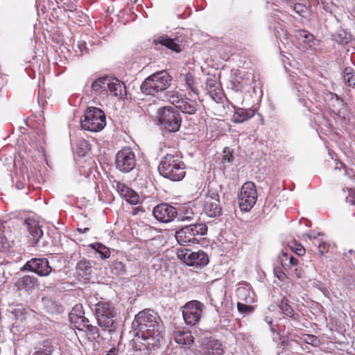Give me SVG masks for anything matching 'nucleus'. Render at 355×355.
Returning <instances> with one entry per match:
<instances>
[{
    "mask_svg": "<svg viewBox=\"0 0 355 355\" xmlns=\"http://www.w3.org/2000/svg\"><path fill=\"white\" fill-rule=\"evenodd\" d=\"M167 99L172 105H175L177 108L179 107L180 102H182L184 100L181 95L178 92L175 91L168 92Z\"/></svg>",
    "mask_w": 355,
    "mask_h": 355,
    "instance_id": "obj_36",
    "label": "nucleus"
},
{
    "mask_svg": "<svg viewBox=\"0 0 355 355\" xmlns=\"http://www.w3.org/2000/svg\"><path fill=\"white\" fill-rule=\"evenodd\" d=\"M76 269L78 275L84 279H88L92 271L91 262L86 259L80 260Z\"/></svg>",
    "mask_w": 355,
    "mask_h": 355,
    "instance_id": "obj_27",
    "label": "nucleus"
},
{
    "mask_svg": "<svg viewBox=\"0 0 355 355\" xmlns=\"http://www.w3.org/2000/svg\"><path fill=\"white\" fill-rule=\"evenodd\" d=\"M305 7L300 3H297L294 5L293 9L294 10L300 15H302V12H304Z\"/></svg>",
    "mask_w": 355,
    "mask_h": 355,
    "instance_id": "obj_48",
    "label": "nucleus"
},
{
    "mask_svg": "<svg viewBox=\"0 0 355 355\" xmlns=\"http://www.w3.org/2000/svg\"><path fill=\"white\" fill-rule=\"evenodd\" d=\"M106 125L105 114L99 108L88 107L84 114V119H81V128L90 132H99Z\"/></svg>",
    "mask_w": 355,
    "mask_h": 355,
    "instance_id": "obj_5",
    "label": "nucleus"
},
{
    "mask_svg": "<svg viewBox=\"0 0 355 355\" xmlns=\"http://www.w3.org/2000/svg\"><path fill=\"white\" fill-rule=\"evenodd\" d=\"M89 229L88 227H85L84 229H82V228H77V231L80 233H85L86 232H87Z\"/></svg>",
    "mask_w": 355,
    "mask_h": 355,
    "instance_id": "obj_52",
    "label": "nucleus"
},
{
    "mask_svg": "<svg viewBox=\"0 0 355 355\" xmlns=\"http://www.w3.org/2000/svg\"><path fill=\"white\" fill-rule=\"evenodd\" d=\"M237 309L241 314H247L254 311V308L252 305L245 304L242 302L237 303Z\"/></svg>",
    "mask_w": 355,
    "mask_h": 355,
    "instance_id": "obj_38",
    "label": "nucleus"
},
{
    "mask_svg": "<svg viewBox=\"0 0 355 355\" xmlns=\"http://www.w3.org/2000/svg\"><path fill=\"white\" fill-rule=\"evenodd\" d=\"M281 263L284 269L295 266L298 264V259L286 252H283L281 258Z\"/></svg>",
    "mask_w": 355,
    "mask_h": 355,
    "instance_id": "obj_33",
    "label": "nucleus"
},
{
    "mask_svg": "<svg viewBox=\"0 0 355 355\" xmlns=\"http://www.w3.org/2000/svg\"><path fill=\"white\" fill-rule=\"evenodd\" d=\"M32 355H51V352L42 347H37Z\"/></svg>",
    "mask_w": 355,
    "mask_h": 355,
    "instance_id": "obj_44",
    "label": "nucleus"
},
{
    "mask_svg": "<svg viewBox=\"0 0 355 355\" xmlns=\"http://www.w3.org/2000/svg\"><path fill=\"white\" fill-rule=\"evenodd\" d=\"M38 284V279L33 275H26L19 277L15 282V286L18 291H31Z\"/></svg>",
    "mask_w": 355,
    "mask_h": 355,
    "instance_id": "obj_20",
    "label": "nucleus"
},
{
    "mask_svg": "<svg viewBox=\"0 0 355 355\" xmlns=\"http://www.w3.org/2000/svg\"><path fill=\"white\" fill-rule=\"evenodd\" d=\"M89 247L100 254L101 259H105L110 257V251L108 248L102 244L101 243L96 242L89 245Z\"/></svg>",
    "mask_w": 355,
    "mask_h": 355,
    "instance_id": "obj_32",
    "label": "nucleus"
},
{
    "mask_svg": "<svg viewBox=\"0 0 355 355\" xmlns=\"http://www.w3.org/2000/svg\"><path fill=\"white\" fill-rule=\"evenodd\" d=\"M279 307L282 311V313L287 316L291 318L293 320L298 321L299 320V315L296 313H295L294 310L293 309L292 306L289 304L288 300L284 297L281 302L279 305Z\"/></svg>",
    "mask_w": 355,
    "mask_h": 355,
    "instance_id": "obj_26",
    "label": "nucleus"
},
{
    "mask_svg": "<svg viewBox=\"0 0 355 355\" xmlns=\"http://www.w3.org/2000/svg\"><path fill=\"white\" fill-rule=\"evenodd\" d=\"M171 80V76L166 71L155 73L143 81L141 91L146 95H154L168 87Z\"/></svg>",
    "mask_w": 355,
    "mask_h": 355,
    "instance_id": "obj_3",
    "label": "nucleus"
},
{
    "mask_svg": "<svg viewBox=\"0 0 355 355\" xmlns=\"http://www.w3.org/2000/svg\"><path fill=\"white\" fill-rule=\"evenodd\" d=\"M202 349L206 355H223L224 354L222 343L219 340L213 338L205 339Z\"/></svg>",
    "mask_w": 355,
    "mask_h": 355,
    "instance_id": "obj_19",
    "label": "nucleus"
},
{
    "mask_svg": "<svg viewBox=\"0 0 355 355\" xmlns=\"http://www.w3.org/2000/svg\"><path fill=\"white\" fill-rule=\"evenodd\" d=\"M243 291H244L245 293H248V295H250V291H248L245 289H243Z\"/></svg>",
    "mask_w": 355,
    "mask_h": 355,
    "instance_id": "obj_54",
    "label": "nucleus"
},
{
    "mask_svg": "<svg viewBox=\"0 0 355 355\" xmlns=\"http://www.w3.org/2000/svg\"><path fill=\"white\" fill-rule=\"evenodd\" d=\"M25 226L29 232L31 242L33 245L36 244L43 235V232L40 225L35 220L28 219L25 222Z\"/></svg>",
    "mask_w": 355,
    "mask_h": 355,
    "instance_id": "obj_24",
    "label": "nucleus"
},
{
    "mask_svg": "<svg viewBox=\"0 0 355 355\" xmlns=\"http://www.w3.org/2000/svg\"><path fill=\"white\" fill-rule=\"evenodd\" d=\"M110 83L108 92L110 94L118 97L119 99H123L126 97V86L123 82L116 78H111Z\"/></svg>",
    "mask_w": 355,
    "mask_h": 355,
    "instance_id": "obj_23",
    "label": "nucleus"
},
{
    "mask_svg": "<svg viewBox=\"0 0 355 355\" xmlns=\"http://www.w3.org/2000/svg\"><path fill=\"white\" fill-rule=\"evenodd\" d=\"M207 232V226L204 223H196L184 226L175 232V239L180 245L198 243L199 239Z\"/></svg>",
    "mask_w": 355,
    "mask_h": 355,
    "instance_id": "obj_4",
    "label": "nucleus"
},
{
    "mask_svg": "<svg viewBox=\"0 0 355 355\" xmlns=\"http://www.w3.org/2000/svg\"><path fill=\"white\" fill-rule=\"evenodd\" d=\"M308 338H309L310 342H314L317 340L316 336H313V335H309Z\"/></svg>",
    "mask_w": 355,
    "mask_h": 355,
    "instance_id": "obj_53",
    "label": "nucleus"
},
{
    "mask_svg": "<svg viewBox=\"0 0 355 355\" xmlns=\"http://www.w3.org/2000/svg\"><path fill=\"white\" fill-rule=\"evenodd\" d=\"M354 71L352 68L351 67H346L344 70V76L343 77L345 78V76H349L352 73H353Z\"/></svg>",
    "mask_w": 355,
    "mask_h": 355,
    "instance_id": "obj_50",
    "label": "nucleus"
},
{
    "mask_svg": "<svg viewBox=\"0 0 355 355\" xmlns=\"http://www.w3.org/2000/svg\"><path fill=\"white\" fill-rule=\"evenodd\" d=\"M239 205L242 211H249L257 200L256 185L252 182H247L241 187L238 196Z\"/></svg>",
    "mask_w": 355,
    "mask_h": 355,
    "instance_id": "obj_7",
    "label": "nucleus"
},
{
    "mask_svg": "<svg viewBox=\"0 0 355 355\" xmlns=\"http://www.w3.org/2000/svg\"><path fill=\"white\" fill-rule=\"evenodd\" d=\"M182 80L185 83L187 89H190V91L196 96H198L199 91L196 87V82L194 79L193 75L190 72L186 73L182 75Z\"/></svg>",
    "mask_w": 355,
    "mask_h": 355,
    "instance_id": "obj_31",
    "label": "nucleus"
},
{
    "mask_svg": "<svg viewBox=\"0 0 355 355\" xmlns=\"http://www.w3.org/2000/svg\"><path fill=\"white\" fill-rule=\"evenodd\" d=\"M115 188L119 194L124 198L128 203L136 205L140 202L139 194L133 189L128 187L125 184L119 181H114Z\"/></svg>",
    "mask_w": 355,
    "mask_h": 355,
    "instance_id": "obj_16",
    "label": "nucleus"
},
{
    "mask_svg": "<svg viewBox=\"0 0 355 355\" xmlns=\"http://www.w3.org/2000/svg\"><path fill=\"white\" fill-rule=\"evenodd\" d=\"M146 329L144 331H139L137 334H150L151 332L154 331H159L162 332V326L160 323H157V326H155L154 324L153 325H148L146 326Z\"/></svg>",
    "mask_w": 355,
    "mask_h": 355,
    "instance_id": "obj_40",
    "label": "nucleus"
},
{
    "mask_svg": "<svg viewBox=\"0 0 355 355\" xmlns=\"http://www.w3.org/2000/svg\"><path fill=\"white\" fill-rule=\"evenodd\" d=\"M178 256L187 265L199 268L207 266L209 263V257L207 253L202 250L192 252L190 250H181L178 252Z\"/></svg>",
    "mask_w": 355,
    "mask_h": 355,
    "instance_id": "obj_11",
    "label": "nucleus"
},
{
    "mask_svg": "<svg viewBox=\"0 0 355 355\" xmlns=\"http://www.w3.org/2000/svg\"><path fill=\"white\" fill-rule=\"evenodd\" d=\"M112 270L115 271L116 275H123L126 272V267L122 261L115 260L112 263Z\"/></svg>",
    "mask_w": 355,
    "mask_h": 355,
    "instance_id": "obj_37",
    "label": "nucleus"
},
{
    "mask_svg": "<svg viewBox=\"0 0 355 355\" xmlns=\"http://www.w3.org/2000/svg\"><path fill=\"white\" fill-rule=\"evenodd\" d=\"M276 272V275L277 277V278L281 280V281H284L285 280V279L286 278V275L285 274V272L281 270H275Z\"/></svg>",
    "mask_w": 355,
    "mask_h": 355,
    "instance_id": "obj_49",
    "label": "nucleus"
},
{
    "mask_svg": "<svg viewBox=\"0 0 355 355\" xmlns=\"http://www.w3.org/2000/svg\"><path fill=\"white\" fill-rule=\"evenodd\" d=\"M153 44L156 50H159L158 46L161 45L178 53L183 49V46L179 43V41L176 42L175 39L169 37L167 35H160L154 39Z\"/></svg>",
    "mask_w": 355,
    "mask_h": 355,
    "instance_id": "obj_17",
    "label": "nucleus"
},
{
    "mask_svg": "<svg viewBox=\"0 0 355 355\" xmlns=\"http://www.w3.org/2000/svg\"><path fill=\"white\" fill-rule=\"evenodd\" d=\"M196 105V101L189 98H184V100L180 102L178 109L185 114H193L197 111Z\"/></svg>",
    "mask_w": 355,
    "mask_h": 355,
    "instance_id": "obj_30",
    "label": "nucleus"
},
{
    "mask_svg": "<svg viewBox=\"0 0 355 355\" xmlns=\"http://www.w3.org/2000/svg\"><path fill=\"white\" fill-rule=\"evenodd\" d=\"M84 335L87 336V339L89 341L96 340L100 336L99 330L98 327L96 326H93L91 324L86 329V331L84 332Z\"/></svg>",
    "mask_w": 355,
    "mask_h": 355,
    "instance_id": "obj_35",
    "label": "nucleus"
},
{
    "mask_svg": "<svg viewBox=\"0 0 355 355\" xmlns=\"http://www.w3.org/2000/svg\"><path fill=\"white\" fill-rule=\"evenodd\" d=\"M73 311L76 313V314L78 316V319H79L80 315H84V311L83 310V306L80 304H76L73 307Z\"/></svg>",
    "mask_w": 355,
    "mask_h": 355,
    "instance_id": "obj_47",
    "label": "nucleus"
},
{
    "mask_svg": "<svg viewBox=\"0 0 355 355\" xmlns=\"http://www.w3.org/2000/svg\"><path fill=\"white\" fill-rule=\"evenodd\" d=\"M205 89L215 102L218 103L223 102L224 98L223 90L221 87L220 83L218 81L216 77H209L207 79L205 83Z\"/></svg>",
    "mask_w": 355,
    "mask_h": 355,
    "instance_id": "obj_15",
    "label": "nucleus"
},
{
    "mask_svg": "<svg viewBox=\"0 0 355 355\" xmlns=\"http://www.w3.org/2000/svg\"><path fill=\"white\" fill-rule=\"evenodd\" d=\"M245 302H246V303L250 302L249 301H248V300H247V297H245Z\"/></svg>",
    "mask_w": 355,
    "mask_h": 355,
    "instance_id": "obj_55",
    "label": "nucleus"
},
{
    "mask_svg": "<svg viewBox=\"0 0 355 355\" xmlns=\"http://www.w3.org/2000/svg\"><path fill=\"white\" fill-rule=\"evenodd\" d=\"M89 320L84 315H80L78 321L76 322V328L78 331L77 336H84V332L89 326Z\"/></svg>",
    "mask_w": 355,
    "mask_h": 355,
    "instance_id": "obj_34",
    "label": "nucleus"
},
{
    "mask_svg": "<svg viewBox=\"0 0 355 355\" xmlns=\"http://www.w3.org/2000/svg\"><path fill=\"white\" fill-rule=\"evenodd\" d=\"M21 270H28L39 276L44 277L48 276L51 273L52 268L47 259L33 258L21 268Z\"/></svg>",
    "mask_w": 355,
    "mask_h": 355,
    "instance_id": "obj_13",
    "label": "nucleus"
},
{
    "mask_svg": "<svg viewBox=\"0 0 355 355\" xmlns=\"http://www.w3.org/2000/svg\"><path fill=\"white\" fill-rule=\"evenodd\" d=\"M233 160V155L231 153L228 152L227 154H225L222 157V162L223 164H230Z\"/></svg>",
    "mask_w": 355,
    "mask_h": 355,
    "instance_id": "obj_46",
    "label": "nucleus"
},
{
    "mask_svg": "<svg viewBox=\"0 0 355 355\" xmlns=\"http://www.w3.org/2000/svg\"><path fill=\"white\" fill-rule=\"evenodd\" d=\"M116 349L114 347V348H112L106 355H116Z\"/></svg>",
    "mask_w": 355,
    "mask_h": 355,
    "instance_id": "obj_51",
    "label": "nucleus"
},
{
    "mask_svg": "<svg viewBox=\"0 0 355 355\" xmlns=\"http://www.w3.org/2000/svg\"><path fill=\"white\" fill-rule=\"evenodd\" d=\"M160 323V318L153 311L146 309L140 311L135 317L133 325L139 331H144L148 325L157 326Z\"/></svg>",
    "mask_w": 355,
    "mask_h": 355,
    "instance_id": "obj_12",
    "label": "nucleus"
},
{
    "mask_svg": "<svg viewBox=\"0 0 355 355\" xmlns=\"http://www.w3.org/2000/svg\"><path fill=\"white\" fill-rule=\"evenodd\" d=\"M95 313L99 326L109 332L114 331L117 327L116 312L110 302L100 301L95 306Z\"/></svg>",
    "mask_w": 355,
    "mask_h": 355,
    "instance_id": "obj_2",
    "label": "nucleus"
},
{
    "mask_svg": "<svg viewBox=\"0 0 355 355\" xmlns=\"http://www.w3.org/2000/svg\"><path fill=\"white\" fill-rule=\"evenodd\" d=\"M185 168L184 162L175 153L164 155L159 162L158 170L164 178L172 181H180L186 175Z\"/></svg>",
    "mask_w": 355,
    "mask_h": 355,
    "instance_id": "obj_1",
    "label": "nucleus"
},
{
    "mask_svg": "<svg viewBox=\"0 0 355 355\" xmlns=\"http://www.w3.org/2000/svg\"><path fill=\"white\" fill-rule=\"evenodd\" d=\"M62 8L65 11L73 12L76 10V5L71 1L64 2Z\"/></svg>",
    "mask_w": 355,
    "mask_h": 355,
    "instance_id": "obj_42",
    "label": "nucleus"
},
{
    "mask_svg": "<svg viewBox=\"0 0 355 355\" xmlns=\"http://www.w3.org/2000/svg\"><path fill=\"white\" fill-rule=\"evenodd\" d=\"M111 77L105 76L96 79L92 84V89L96 95H107Z\"/></svg>",
    "mask_w": 355,
    "mask_h": 355,
    "instance_id": "obj_25",
    "label": "nucleus"
},
{
    "mask_svg": "<svg viewBox=\"0 0 355 355\" xmlns=\"http://www.w3.org/2000/svg\"><path fill=\"white\" fill-rule=\"evenodd\" d=\"M195 214L193 212L191 209L188 210L187 209L184 215L180 216L181 220H190L193 218Z\"/></svg>",
    "mask_w": 355,
    "mask_h": 355,
    "instance_id": "obj_43",
    "label": "nucleus"
},
{
    "mask_svg": "<svg viewBox=\"0 0 355 355\" xmlns=\"http://www.w3.org/2000/svg\"><path fill=\"white\" fill-rule=\"evenodd\" d=\"M8 232L5 231L3 223H0V252H5L8 250L13 243V241L10 238V235H6Z\"/></svg>",
    "mask_w": 355,
    "mask_h": 355,
    "instance_id": "obj_28",
    "label": "nucleus"
},
{
    "mask_svg": "<svg viewBox=\"0 0 355 355\" xmlns=\"http://www.w3.org/2000/svg\"><path fill=\"white\" fill-rule=\"evenodd\" d=\"M307 236L309 238V239H311V236L310 235H307Z\"/></svg>",
    "mask_w": 355,
    "mask_h": 355,
    "instance_id": "obj_56",
    "label": "nucleus"
},
{
    "mask_svg": "<svg viewBox=\"0 0 355 355\" xmlns=\"http://www.w3.org/2000/svg\"><path fill=\"white\" fill-rule=\"evenodd\" d=\"M354 203H355V196H354Z\"/></svg>",
    "mask_w": 355,
    "mask_h": 355,
    "instance_id": "obj_57",
    "label": "nucleus"
},
{
    "mask_svg": "<svg viewBox=\"0 0 355 355\" xmlns=\"http://www.w3.org/2000/svg\"><path fill=\"white\" fill-rule=\"evenodd\" d=\"M153 213L157 220L163 223L171 222L178 216L176 209L166 203H162L155 207Z\"/></svg>",
    "mask_w": 355,
    "mask_h": 355,
    "instance_id": "obj_14",
    "label": "nucleus"
},
{
    "mask_svg": "<svg viewBox=\"0 0 355 355\" xmlns=\"http://www.w3.org/2000/svg\"><path fill=\"white\" fill-rule=\"evenodd\" d=\"M344 79L347 83L349 86L355 85V71L352 73L349 76H345Z\"/></svg>",
    "mask_w": 355,
    "mask_h": 355,
    "instance_id": "obj_45",
    "label": "nucleus"
},
{
    "mask_svg": "<svg viewBox=\"0 0 355 355\" xmlns=\"http://www.w3.org/2000/svg\"><path fill=\"white\" fill-rule=\"evenodd\" d=\"M115 165L117 169L128 173L136 166V157L130 148H123L116 155Z\"/></svg>",
    "mask_w": 355,
    "mask_h": 355,
    "instance_id": "obj_10",
    "label": "nucleus"
},
{
    "mask_svg": "<svg viewBox=\"0 0 355 355\" xmlns=\"http://www.w3.org/2000/svg\"><path fill=\"white\" fill-rule=\"evenodd\" d=\"M202 202L203 210L208 216L214 218L221 214L222 208L220 205L219 195L216 189L209 186Z\"/></svg>",
    "mask_w": 355,
    "mask_h": 355,
    "instance_id": "obj_8",
    "label": "nucleus"
},
{
    "mask_svg": "<svg viewBox=\"0 0 355 355\" xmlns=\"http://www.w3.org/2000/svg\"><path fill=\"white\" fill-rule=\"evenodd\" d=\"M205 306L198 300L187 302L182 307V315L185 322L189 325H196L201 318Z\"/></svg>",
    "mask_w": 355,
    "mask_h": 355,
    "instance_id": "obj_9",
    "label": "nucleus"
},
{
    "mask_svg": "<svg viewBox=\"0 0 355 355\" xmlns=\"http://www.w3.org/2000/svg\"><path fill=\"white\" fill-rule=\"evenodd\" d=\"M158 121L162 127L171 132L179 130L182 119L179 112L171 107H164L159 111Z\"/></svg>",
    "mask_w": 355,
    "mask_h": 355,
    "instance_id": "obj_6",
    "label": "nucleus"
},
{
    "mask_svg": "<svg viewBox=\"0 0 355 355\" xmlns=\"http://www.w3.org/2000/svg\"><path fill=\"white\" fill-rule=\"evenodd\" d=\"M330 245L326 242H322L318 245V253L320 257L329 252Z\"/></svg>",
    "mask_w": 355,
    "mask_h": 355,
    "instance_id": "obj_41",
    "label": "nucleus"
},
{
    "mask_svg": "<svg viewBox=\"0 0 355 355\" xmlns=\"http://www.w3.org/2000/svg\"><path fill=\"white\" fill-rule=\"evenodd\" d=\"M295 36L299 40H301L306 46L311 48L315 45L314 36L307 31L298 30Z\"/></svg>",
    "mask_w": 355,
    "mask_h": 355,
    "instance_id": "obj_29",
    "label": "nucleus"
},
{
    "mask_svg": "<svg viewBox=\"0 0 355 355\" xmlns=\"http://www.w3.org/2000/svg\"><path fill=\"white\" fill-rule=\"evenodd\" d=\"M290 248L292 251H293L295 253H296L299 256H302L305 254L306 250H305L304 248L300 243L293 242L290 245Z\"/></svg>",
    "mask_w": 355,
    "mask_h": 355,
    "instance_id": "obj_39",
    "label": "nucleus"
},
{
    "mask_svg": "<svg viewBox=\"0 0 355 355\" xmlns=\"http://www.w3.org/2000/svg\"><path fill=\"white\" fill-rule=\"evenodd\" d=\"M141 340V345L147 349L152 350L160 345L162 340V332L154 331L150 334H137Z\"/></svg>",
    "mask_w": 355,
    "mask_h": 355,
    "instance_id": "obj_18",
    "label": "nucleus"
},
{
    "mask_svg": "<svg viewBox=\"0 0 355 355\" xmlns=\"http://www.w3.org/2000/svg\"><path fill=\"white\" fill-rule=\"evenodd\" d=\"M257 110L254 108L244 109L234 107V112L231 121L234 123H241L252 118L256 114Z\"/></svg>",
    "mask_w": 355,
    "mask_h": 355,
    "instance_id": "obj_22",
    "label": "nucleus"
},
{
    "mask_svg": "<svg viewBox=\"0 0 355 355\" xmlns=\"http://www.w3.org/2000/svg\"><path fill=\"white\" fill-rule=\"evenodd\" d=\"M175 341L182 345H191L193 343L194 338L191 331L187 327H178L173 333Z\"/></svg>",
    "mask_w": 355,
    "mask_h": 355,
    "instance_id": "obj_21",
    "label": "nucleus"
}]
</instances>
